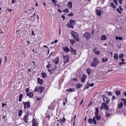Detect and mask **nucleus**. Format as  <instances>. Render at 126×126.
Segmentation results:
<instances>
[{
    "instance_id": "f257e3e1",
    "label": "nucleus",
    "mask_w": 126,
    "mask_h": 126,
    "mask_svg": "<svg viewBox=\"0 0 126 126\" xmlns=\"http://www.w3.org/2000/svg\"><path fill=\"white\" fill-rule=\"evenodd\" d=\"M71 34L73 38L75 39L76 41L78 42L79 41V40L78 37V34L77 33L74 32L73 31H72L71 32Z\"/></svg>"
},
{
    "instance_id": "f03ea898",
    "label": "nucleus",
    "mask_w": 126,
    "mask_h": 126,
    "mask_svg": "<svg viewBox=\"0 0 126 126\" xmlns=\"http://www.w3.org/2000/svg\"><path fill=\"white\" fill-rule=\"evenodd\" d=\"M99 62V61L97 60L96 58L94 57V61L91 64V66L92 67H95L97 65V63Z\"/></svg>"
},
{
    "instance_id": "7ed1b4c3",
    "label": "nucleus",
    "mask_w": 126,
    "mask_h": 126,
    "mask_svg": "<svg viewBox=\"0 0 126 126\" xmlns=\"http://www.w3.org/2000/svg\"><path fill=\"white\" fill-rule=\"evenodd\" d=\"M75 21L72 20H71L70 21L69 23L68 24V26L69 27L72 28H74V25H75Z\"/></svg>"
},
{
    "instance_id": "20e7f679",
    "label": "nucleus",
    "mask_w": 126,
    "mask_h": 126,
    "mask_svg": "<svg viewBox=\"0 0 126 126\" xmlns=\"http://www.w3.org/2000/svg\"><path fill=\"white\" fill-rule=\"evenodd\" d=\"M23 103L24 106V109L26 108L27 107V109H28L30 107V102L28 101L26 102H23Z\"/></svg>"
},
{
    "instance_id": "39448f33",
    "label": "nucleus",
    "mask_w": 126,
    "mask_h": 126,
    "mask_svg": "<svg viewBox=\"0 0 126 126\" xmlns=\"http://www.w3.org/2000/svg\"><path fill=\"white\" fill-rule=\"evenodd\" d=\"M101 107L102 109H103L107 110H108L107 105L104 103H103L101 104Z\"/></svg>"
},
{
    "instance_id": "423d86ee",
    "label": "nucleus",
    "mask_w": 126,
    "mask_h": 126,
    "mask_svg": "<svg viewBox=\"0 0 126 126\" xmlns=\"http://www.w3.org/2000/svg\"><path fill=\"white\" fill-rule=\"evenodd\" d=\"M63 59L64 60L63 63L64 64H65L67 62L69 61V57L67 55L63 56Z\"/></svg>"
},
{
    "instance_id": "0eeeda50",
    "label": "nucleus",
    "mask_w": 126,
    "mask_h": 126,
    "mask_svg": "<svg viewBox=\"0 0 126 126\" xmlns=\"http://www.w3.org/2000/svg\"><path fill=\"white\" fill-rule=\"evenodd\" d=\"M83 36L86 39H88L90 38V34L88 32H86L83 34Z\"/></svg>"
},
{
    "instance_id": "6e6552de",
    "label": "nucleus",
    "mask_w": 126,
    "mask_h": 126,
    "mask_svg": "<svg viewBox=\"0 0 126 126\" xmlns=\"http://www.w3.org/2000/svg\"><path fill=\"white\" fill-rule=\"evenodd\" d=\"M28 114H26L24 116V117L23 118V120L26 123H27L28 122Z\"/></svg>"
},
{
    "instance_id": "1a4fd4ad",
    "label": "nucleus",
    "mask_w": 126,
    "mask_h": 126,
    "mask_svg": "<svg viewBox=\"0 0 126 126\" xmlns=\"http://www.w3.org/2000/svg\"><path fill=\"white\" fill-rule=\"evenodd\" d=\"M86 78V76L84 74L81 79V82H84Z\"/></svg>"
},
{
    "instance_id": "9d476101",
    "label": "nucleus",
    "mask_w": 126,
    "mask_h": 126,
    "mask_svg": "<svg viewBox=\"0 0 126 126\" xmlns=\"http://www.w3.org/2000/svg\"><path fill=\"white\" fill-rule=\"evenodd\" d=\"M59 60V58L57 57L53 61V62L55 64H57L58 63V61Z\"/></svg>"
},
{
    "instance_id": "9b49d317",
    "label": "nucleus",
    "mask_w": 126,
    "mask_h": 126,
    "mask_svg": "<svg viewBox=\"0 0 126 126\" xmlns=\"http://www.w3.org/2000/svg\"><path fill=\"white\" fill-rule=\"evenodd\" d=\"M67 6L69 7V8L70 9L72 7V3L71 2H68Z\"/></svg>"
},
{
    "instance_id": "f8f14e48",
    "label": "nucleus",
    "mask_w": 126,
    "mask_h": 126,
    "mask_svg": "<svg viewBox=\"0 0 126 126\" xmlns=\"http://www.w3.org/2000/svg\"><path fill=\"white\" fill-rule=\"evenodd\" d=\"M32 124V126H38V123L35 121L34 119V120H33Z\"/></svg>"
},
{
    "instance_id": "ddd939ff",
    "label": "nucleus",
    "mask_w": 126,
    "mask_h": 126,
    "mask_svg": "<svg viewBox=\"0 0 126 126\" xmlns=\"http://www.w3.org/2000/svg\"><path fill=\"white\" fill-rule=\"evenodd\" d=\"M70 51H71L73 53H74V55H76V50L72 47H70Z\"/></svg>"
},
{
    "instance_id": "4468645a",
    "label": "nucleus",
    "mask_w": 126,
    "mask_h": 126,
    "mask_svg": "<svg viewBox=\"0 0 126 126\" xmlns=\"http://www.w3.org/2000/svg\"><path fill=\"white\" fill-rule=\"evenodd\" d=\"M43 87L40 86L39 87L38 91L39 92L41 93L43 90Z\"/></svg>"
},
{
    "instance_id": "2eb2a0df",
    "label": "nucleus",
    "mask_w": 126,
    "mask_h": 126,
    "mask_svg": "<svg viewBox=\"0 0 126 126\" xmlns=\"http://www.w3.org/2000/svg\"><path fill=\"white\" fill-rule=\"evenodd\" d=\"M96 13L98 16H100L101 15L102 13L101 11H99L97 10H96Z\"/></svg>"
},
{
    "instance_id": "dca6fc26",
    "label": "nucleus",
    "mask_w": 126,
    "mask_h": 126,
    "mask_svg": "<svg viewBox=\"0 0 126 126\" xmlns=\"http://www.w3.org/2000/svg\"><path fill=\"white\" fill-rule=\"evenodd\" d=\"M66 91H69V92H73L75 91V89L73 88H70L69 89H67Z\"/></svg>"
},
{
    "instance_id": "f3484780",
    "label": "nucleus",
    "mask_w": 126,
    "mask_h": 126,
    "mask_svg": "<svg viewBox=\"0 0 126 126\" xmlns=\"http://www.w3.org/2000/svg\"><path fill=\"white\" fill-rule=\"evenodd\" d=\"M94 117L96 118V120L97 121L99 120L101 118V116L99 115L97 116H95Z\"/></svg>"
},
{
    "instance_id": "a211bd4d",
    "label": "nucleus",
    "mask_w": 126,
    "mask_h": 126,
    "mask_svg": "<svg viewBox=\"0 0 126 126\" xmlns=\"http://www.w3.org/2000/svg\"><path fill=\"white\" fill-rule=\"evenodd\" d=\"M108 60L107 58L106 57H104L102 59V61L103 63H104L105 62L107 61Z\"/></svg>"
},
{
    "instance_id": "6ab92c4d",
    "label": "nucleus",
    "mask_w": 126,
    "mask_h": 126,
    "mask_svg": "<svg viewBox=\"0 0 126 126\" xmlns=\"http://www.w3.org/2000/svg\"><path fill=\"white\" fill-rule=\"evenodd\" d=\"M37 80L39 83H40L41 84H42L43 83V80L42 79H40L39 78H38L37 79Z\"/></svg>"
},
{
    "instance_id": "aec40b11",
    "label": "nucleus",
    "mask_w": 126,
    "mask_h": 126,
    "mask_svg": "<svg viewBox=\"0 0 126 126\" xmlns=\"http://www.w3.org/2000/svg\"><path fill=\"white\" fill-rule=\"evenodd\" d=\"M94 124V125H96V122L95 119V118L94 116L92 119V122Z\"/></svg>"
},
{
    "instance_id": "412c9836",
    "label": "nucleus",
    "mask_w": 126,
    "mask_h": 126,
    "mask_svg": "<svg viewBox=\"0 0 126 126\" xmlns=\"http://www.w3.org/2000/svg\"><path fill=\"white\" fill-rule=\"evenodd\" d=\"M33 94L32 93L30 92L27 93V96H29L30 97H32L33 95Z\"/></svg>"
},
{
    "instance_id": "4be33fe9",
    "label": "nucleus",
    "mask_w": 126,
    "mask_h": 126,
    "mask_svg": "<svg viewBox=\"0 0 126 126\" xmlns=\"http://www.w3.org/2000/svg\"><path fill=\"white\" fill-rule=\"evenodd\" d=\"M103 100L106 104H108L109 103V99L107 98H103Z\"/></svg>"
},
{
    "instance_id": "5701e85b",
    "label": "nucleus",
    "mask_w": 126,
    "mask_h": 126,
    "mask_svg": "<svg viewBox=\"0 0 126 126\" xmlns=\"http://www.w3.org/2000/svg\"><path fill=\"white\" fill-rule=\"evenodd\" d=\"M113 58L115 59L118 60V56L117 53H115L114 54V56H113Z\"/></svg>"
},
{
    "instance_id": "b1692460",
    "label": "nucleus",
    "mask_w": 126,
    "mask_h": 126,
    "mask_svg": "<svg viewBox=\"0 0 126 126\" xmlns=\"http://www.w3.org/2000/svg\"><path fill=\"white\" fill-rule=\"evenodd\" d=\"M123 105V103L122 102H121L120 103H119L118 104V108H121L122 107Z\"/></svg>"
},
{
    "instance_id": "393cba45",
    "label": "nucleus",
    "mask_w": 126,
    "mask_h": 126,
    "mask_svg": "<svg viewBox=\"0 0 126 126\" xmlns=\"http://www.w3.org/2000/svg\"><path fill=\"white\" fill-rule=\"evenodd\" d=\"M23 94H20L19 96V101L21 102L22 100V98Z\"/></svg>"
},
{
    "instance_id": "a878e982",
    "label": "nucleus",
    "mask_w": 126,
    "mask_h": 126,
    "mask_svg": "<svg viewBox=\"0 0 126 126\" xmlns=\"http://www.w3.org/2000/svg\"><path fill=\"white\" fill-rule=\"evenodd\" d=\"M63 50L66 52H67L69 51V49L67 47L64 48Z\"/></svg>"
},
{
    "instance_id": "bb28decb",
    "label": "nucleus",
    "mask_w": 126,
    "mask_h": 126,
    "mask_svg": "<svg viewBox=\"0 0 126 126\" xmlns=\"http://www.w3.org/2000/svg\"><path fill=\"white\" fill-rule=\"evenodd\" d=\"M115 93L117 96L120 95L121 94V92L119 91H115Z\"/></svg>"
},
{
    "instance_id": "cd10ccee",
    "label": "nucleus",
    "mask_w": 126,
    "mask_h": 126,
    "mask_svg": "<svg viewBox=\"0 0 126 126\" xmlns=\"http://www.w3.org/2000/svg\"><path fill=\"white\" fill-rule=\"evenodd\" d=\"M70 41L72 45H73L75 42V40L74 39H71L70 40Z\"/></svg>"
},
{
    "instance_id": "c85d7f7f",
    "label": "nucleus",
    "mask_w": 126,
    "mask_h": 126,
    "mask_svg": "<svg viewBox=\"0 0 126 126\" xmlns=\"http://www.w3.org/2000/svg\"><path fill=\"white\" fill-rule=\"evenodd\" d=\"M41 74L42 76V77L44 78H45L47 76L46 74H45V72H42L41 73Z\"/></svg>"
},
{
    "instance_id": "c756f323",
    "label": "nucleus",
    "mask_w": 126,
    "mask_h": 126,
    "mask_svg": "<svg viewBox=\"0 0 126 126\" xmlns=\"http://www.w3.org/2000/svg\"><path fill=\"white\" fill-rule=\"evenodd\" d=\"M76 86L77 88H79L81 87V86L80 83H78L76 85Z\"/></svg>"
},
{
    "instance_id": "7c9ffc66",
    "label": "nucleus",
    "mask_w": 126,
    "mask_h": 126,
    "mask_svg": "<svg viewBox=\"0 0 126 126\" xmlns=\"http://www.w3.org/2000/svg\"><path fill=\"white\" fill-rule=\"evenodd\" d=\"M88 122L90 124H92V119L90 118L88 119Z\"/></svg>"
},
{
    "instance_id": "2f4dec72",
    "label": "nucleus",
    "mask_w": 126,
    "mask_h": 126,
    "mask_svg": "<svg viewBox=\"0 0 126 126\" xmlns=\"http://www.w3.org/2000/svg\"><path fill=\"white\" fill-rule=\"evenodd\" d=\"M110 5L111 7H113L114 9L115 8H116L115 6L114 5V4L113 3H111L110 4Z\"/></svg>"
},
{
    "instance_id": "473e14b6",
    "label": "nucleus",
    "mask_w": 126,
    "mask_h": 126,
    "mask_svg": "<svg viewBox=\"0 0 126 126\" xmlns=\"http://www.w3.org/2000/svg\"><path fill=\"white\" fill-rule=\"evenodd\" d=\"M116 40H122V37H120L116 36Z\"/></svg>"
},
{
    "instance_id": "72a5a7b5",
    "label": "nucleus",
    "mask_w": 126,
    "mask_h": 126,
    "mask_svg": "<svg viewBox=\"0 0 126 126\" xmlns=\"http://www.w3.org/2000/svg\"><path fill=\"white\" fill-rule=\"evenodd\" d=\"M91 71V70L90 69H88L87 71V74H89L90 73V72Z\"/></svg>"
},
{
    "instance_id": "f704fd0d",
    "label": "nucleus",
    "mask_w": 126,
    "mask_h": 126,
    "mask_svg": "<svg viewBox=\"0 0 126 126\" xmlns=\"http://www.w3.org/2000/svg\"><path fill=\"white\" fill-rule=\"evenodd\" d=\"M106 36L105 35H104L101 37V39L102 40H105L106 39Z\"/></svg>"
},
{
    "instance_id": "c9c22d12",
    "label": "nucleus",
    "mask_w": 126,
    "mask_h": 126,
    "mask_svg": "<svg viewBox=\"0 0 126 126\" xmlns=\"http://www.w3.org/2000/svg\"><path fill=\"white\" fill-rule=\"evenodd\" d=\"M22 113V110H20L19 111V112L18 114V116H21V114Z\"/></svg>"
},
{
    "instance_id": "e433bc0d",
    "label": "nucleus",
    "mask_w": 126,
    "mask_h": 126,
    "mask_svg": "<svg viewBox=\"0 0 126 126\" xmlns=\"http://www.w3.org/2000/svg\"><path fill=\"white\" fill-rule=\"evenodd\" d=\"M124 56V55L123 54H120L119 55V58L120 59H121Z\"/></svg>"
},
{
    "instance_id": "4c0bfd02",
    "label": "nucleus",
    "mask_w": 126,
    "mask_h": 126,
    "mask_svg": "<svg viewBox=\"0 0 126 126\" xmlns=\"http://www.w3.org/2000/svg\"><path fill=\"white\" fill-rule=\"evenodd\" d=\"M94 51V53L96 54H98L99 53V51L96 50H95Z\"/></svg>"
},
{
    "instance_id": "58836bf2",
    "label": "nucleus",
    "mask_w": 126,
    "mask_h": 126,
    "mask_svg": "<svg viewBox=\"0 0 126 126\" xmlns=\"http://www.w3.org/2000/svg\"><path fill=\"white\" fill-rule=\"evenodd\" d=\"M39 88V87L38 86H36L35 87V89H34V91H38Z\"/></svg>"
},
{
    "instance_id": "ea45409f",
    "label": "nucleus",
    "mask_w": 126,
    "mask_h": 126,
    "mask_svg": "<svg viewBox=\"0 0 126 126\" xmlns=\"http://www.w3.org/2000/svg\"><path fill=\"white\" fill-rule=\"evenodd\" d=\"M126 63L125 62H120L119 63V65H121L122 64H124V65H125L126 64Z\"/></svg>"
},
{
    "instance_id": "a19ab883",
    "label": "nucleus",
    "mask_w": 126,
    "mask_h": 126,
    "mask_svg": "<svg viewBox=\"0 0 126 126\" xmlns=\"http://www.w3.org/2000/svg\"><path fill=\"white\" fill-rule=\"evenodd\" d=\"M69 11V10L67 9L63 10V12L66 13H68Z\"/></svg>"
},
{
    "instance_id": "79ce46f5",
    "label": "nucleus",
    "mask_w": 126,
    "mask_h": 126,
    "mask_svg": "<svg viewBox=\"0 0 126 126\" xmlns=\"http://www.w3.org/2000/svg\"><path fill=\"white\" fill-rule=\"evenodd\" d=\"M68 15L69 16H73V13L71 12L70 13L68 14Z\"/></svg>"
},
{
    "instance_id": "37998d69",
    "label": "nucleus",
    "mask_w": 126,
    "mask_h": 126,
    "mask_svg": "<svg viewBox=\"0 0 126 126\" xmlns=\"http://www.w3.org/2000/svg\"><path fill=\"white\" fill-rule=\"evenodd\" d=\"M66 120V119L64 118V117H63V119H62L61 120V122L63 123H64Z\"/></svg>"
},
{
    "instance_id": "c03bdc74",
    "label": "nucleus",
    "mask_w": 126,
    "mask_h": 126,
    "mask_svg": "<svg viewBox=\"0 0 126 126\" xmlns=\"http://www.w3.org/2000/svg\"><path fill=\"white\" fill-rule=\"evenodd\" d=\"M117 11L120 14H121L122 13L121 12L119 8H117L116 9Z\"/></svg>"
},
{
    "instance_id": "a18cd8bd",
    "label": "nucleus",
    "mask_w": 126,
    "mask_h": 126,
    "mask_svg": "<svg viewBox=\"0 0 126 126\" xmlns=\"http://www.w3.org/2000/svg\"><path fill=\"white\" fill-rule=\"evenodd\" d=\"M116 99V97L114 95L112 97V100H114L115 99Z\"/></svg>"
},
{
    "instance_id": "49530a36",
    "label": "nucleus",
    "mask_w": 126,
    "mask_h": 126,
    "mask_svg": "<svg viewBox=\"0 0 126 126\" xmlns=\"http://www.w3.org/2000/svg\"><path fill=\"white\" fill-rule=\"evenodd\" d=\"M48 71L49 72V73L50 74H52V71L50 69H48Z\"/></svg>"
},
{
    "instance_id": "de8ad7c7",
    "label": "nucleus",
    "mask_w": 126,
    "mask_h": 126,
    "mask_svg": "<svg viewBox=\"0 0 126 126\" xmlns=\"http://www.w3.org/2000/svg\"><path fill=\"white\" fill-rule=\"evenodd\" d=\"M113 1L115 4H117V0H113Z\"/></svg>"
},
{
    "instance_id": "09e8293b",
    "label": "nucleus",
    "mask_w": 126,
    "mask_h": 126,
    "mask_svg": "<svg viewBox=\"0 0 126 126\" xmlns=\"http://www.w3.org/2000/svg\"><path fill=\"white\" fill-rule=\"evenodd\" d=\"M29 91V89L28 88H27L25 90V92L26 93L28 92Z\"/></svg>"
},
{
    "instance_id": "8fccbe9b",
    "label": "nucleus",
    "mask_w": 126,
    "mask_h": 126,
    "mask_svg": "<svg viewBox=\"0 0 126 126\" xmlns=\"http://www.w3.org/2000/svg\"><path fill=\"white\" fill-rule=\"evenodd\" d=\"M52 2L54 3H55L57 2V1L55 0H52Z\"/></svg>"
},
{
    "instance_id": "3c124183",
    "label": "nucleus",
    "mask_w": 126,
    "mask_h": 126,
    "mask_svg": "<svg viewBox=\"0 0 126 126\" xmlns=\"http://www.w3.org/2000/svg\"><path fill=\"white\" fill-rule=\"evenodd\" d=\"M95 110L96 111V112H98V108H95Z\"/></svg>"
},
{
    "instance_id": "603ef678",
    "label": "nucleus",
    "mask_w": 126,
    "mask_h": 126,
    "mask_svg": "<svg viewBox=\"0 0 126 126\" xmlns=\"http://www.w3.org/2000/svg\"><path fill=\"white\" fill-rule=\"evenodd\" d=\"M98 112H95L94 113V114H95V116H97V115H98Z\"/></svg>"
},
{
    "instance_id": "864d4df0",
    "label": "nucleus",
    "mask_w": 126,
    "mask_h": 126,
    "mask_svg": "<svg viewBox=\"0 0 126 126\" xmlns=\"http://www.w3.org/2000/svg\"><path fill=\"white\" fill-rule=\"evenodd\" d=\"M118 1L120 4L122 3V0H118Z\"/></svg>"
},
{
    "instance_id": "5fc2aeb1",
    "label": "nucleus",
    "mask_w": 126,
    "mask_h": 126,
    "mask_svg": "<svg viewBox=\"0 0 126 126\" xmlns=\"http://www.w3.org/2000/svg\"><path fill=\"white\" fill-rule=\"evenodd\" d=\"M107 94H108V95H110V96H111V95H112L111 93L110 92H108Z\"/></svg>"
},
{
    "instance_id": "6e6d98bb",
    "label": "nucleus",
    "mask_w": 126,
    "mask_h": 126,
    "mask_svg": "<svg viewBox=\"0 0 126 126\" xmlns=\"http://www.w3.org/2000/svg\"><path fill=\"white\" fill-rule=\"evenodd\" d=\"M6 104L5 103H2V105L3 107V108H4V106L6 105Z\"/></svg>"
},
{
    "instance_id": "4d7b16f0",
    "label": "nucleus",
    "mask_w": 126,
    "mask_h": 126,
    "mask_svg": "<svg viewBox=\"0 0 126 126\" xmlns=\"http://www.w3.org/2000/svg\"><path fill=\"white\" fill-rule=\"evenodd\" d=\"M50 65L48 64L47 65L46 67H47V68H49L50 67Z\"/></svg>"
},
{
    "instance_id": "13d9d810",
    "label": "nucleus",
    "mask_w": 126,
    "mask_h": 126,
    "mask_svg": "<svg viewBox=\"0 0 126 126\" xmlns=\"http://www.w3.org/2000/svg\"><path fill=\"white\" fill-rule=\"evenodd\" d=\"M61 17L63 18V20H64L65 19V17L63 15H62V16Z\"/></svg>"
},
{
    "instance_id": "bf43d9fd",
    "label": "nucleus",
    "mask_w": 126,
    "mask_h": 126,
    "mask_svg": "<svg viewBox=\"0 0 126 126\" xmlns=\"http://www.w3.org/2000/svg\"><path fill=\"white\" fill-rule=\"evenodd\" d=\"M34 32L33 30H32V35H35V34H34Z\"/></svg>"
},
{
    "instance_id": "052dcab7",
    "label": "nucleus",
    "mask_w": 126,
    "mask_h": 126,
    "mask_svg": "<svg viewBox=\"0 0 126 126\" xmlns=\"http://www.w3.org/2000/svg\"><path fill=\"white\" fill-rule=\"evenodd\" d=\"M58 40H55L54 41V43H56L58 42Z\"/></svg>"
},
{
    "instance_id": "680f3d73",
    "label": "nucleus",
    "mask_w": 126,
    "mask_h": 126,
    "mask_svg": "<svg viewBox=\"0 0 126 126\" xmlns=\"http://www.w3.org/2000/svg\"><path fill=\"white\" fill-rule=\"evenodd\" d=\"M94 85V84L93 83H91L90 84V87H93Z\"/></svg>"
},
{
    "instance_id": "e2e57ef3",
    "label": "nucleus",
    "mask_w": 126,
    "mask_h": 126,
    "mask_svg": "<svg viewBox=\"0 0 126 126\" xmlns=\"http://www.w3.org/2000/svg\"><path fill=\"white\" fill-rule=\"evenodd\" d=\"M19 30L18 31H17L16 32V33L18 35H19Z\"/></svg>"
},
{
    "instance_id": "0e129e2a",
    "label": "nucleus",
    "mask_w": 126,
    "mask_h": 126,
    "mask_svg": "<svg viewBox=\"0 0 126 126\" xmlns=\"http://www.w3.org/2000/svg\"><path fill=\"white\" fill-rule=\"evenodd\" d=\"M110 115V114H106V117H108Z\"/></svg>"
},
{
    "instance_id": "69168bd1",
    "label": "nucleus",
    "mask_w": 126,
    "mask_h": 126,
    "mask_svg": "<svg viewBox=\"0 0 126 126\" xmlns=\"http://www.w3.org/2000/svg\"><path fill=\"white\" fill-rule=\"evenodd\" d=\"M124 102V104L125 106H126V101H123Z\"/></svg>"
},
{
    "instance_id": "338daca9",
    "label": "nucleus",
    "mask_w": 126,
    "mask_h": 126,
    "mask_svg": "<svg viewBox=\"0 0 126 126\" xmlns=\"http://www.w3.org/2000/svg\"><path fill=\"white\" fill-rule=\"evenodd\" d=\"M121 100H122V101H126V99H125L124 98H121Z\"/></svg>"
},
{
    "instance_id": "774afa93",
    "label": "nucleus",
    "mask_w": 126,
    "mask_h": 126,
    "mask_svg": "<svg viewBox=\"0 0 126 126\" xmlns=\"http://www.w3.org/2000/svg\"><path fill=\"white\" fill-rule=\"evenodd\" d=\"M34 8L33 7H30V10H33Z\"/></svg>"
}]
</instances>
